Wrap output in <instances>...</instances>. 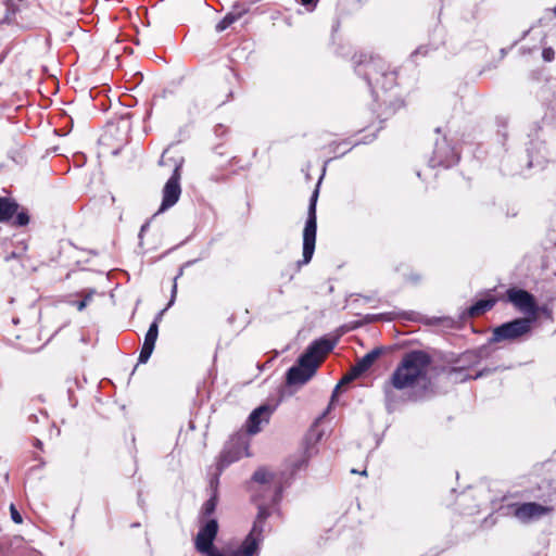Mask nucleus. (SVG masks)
Masks as SVG:
<instances>
[{"label": "nucleus", "instance_id": "nucleus-1", "mask_svg": "<svg viewBox=\"0 0 556 556\" xmlns=\"http://www.w3.org/2000/svg\"><path fill=\"white\" fill-rule=\"evenodd\" d=\"M353 63L374 96L371 109L364 114L363 129L379 132L406 106L400 90L399 68L380 55L363 52L353 55Z\"/></svg>", "mask_w": 556, "mask_h": 556}, {"label": "nucleus", "instance_id": "nucleus-2", "mask_svg": "<svg viewBox=\"0 0 556 556\" xmlns=\"http://www.w3.org/2000/svg\"><path fill=\"white\" fill-rule=\"evenodd\" d=\"M431 365L432 357L424 350H412L404 353L393 372L383 383L386 399L391 401L394 397V391H431L432 381L429 376Z\"/></svg>", "mask_w": 556, "mask_h": 556}, {"label": "nucleus", "instance_id": "nucleus-3", "mask_svg": "<svg viewBox=\"0 0 556 556\" xmlns=\"http://www.w3.org/2000/svg\"><path fill=\"white\" fill-rule=\"evenodd\" d=\"M336 341L320 338L312 342L306 351L299 357L298 365L291 367L287 372V383L304 384L317 371L327 355L333 350Z\"/></svg>", "mask_w": 556, "mask_h": 556}, {"label": "nucleus", "instance_id": "nucleus-4", "mask_svg": "<svg viewBox=\"0 0 556 556\" xmlns=\"http://www.w3.org/2000/svg\"><path fill=\"white\" fill-rule=\"evenodd\" d=\"M535 490L541 491L542 486L528 489L526 493L529 496L538 498L540 502L514 503L509 505L513 516L522 523H529L551 515L555 508L553 498L556 495V489L548 482L543 494H536Z\"/></svg>", "mask_w": 556, "mask_h": 556}, {"label": "nucleus", "instance_id": "nucleus-5", "mask_svg": "<svg viewBox=\"0 0 556 556\" xmlns=\"http://www.w3.org/2000/svg\"><path fill=\"white\" fill-rule=\"evenodd\" d=\"M318 199V189H315L308 205L307 219L303 230V254L302 260L299 261V266L306 265L311 262L316 242L317 231V215H316V203Z\"/></svg>", "mask_w": 556, "mask_h": 556}, {"label": "nucleus", "instance_id": "nucleus-6", "mask_svg": "<svg viewBox=\"0 0 556 556\" xmlns=\"http://www.w3.org/2000/svg\"><path fill=\"white\" fill-rule=\"evenodd\" d=\"M532 318H516L504 323L492 330L491 343L516 341L528 336L533 326Z\"/></svg>", "mask_w": 556, "mask_h": 556}, {"label": "nucleus", "instance_id": "nucleus-7", "mask_svg": "<svg viewBox=\"0 0 556 556\" xmlns=\"http://www.w3.org/2000/svg\"><path fill=\"white\" fill-rule=\"evenodd\" d=\"M501 300L509 302L517 311L526 315L525 318L536 320L539 306L534 295L527 290L511 287L506 290L504 298Z\"/></svg>", "mask_w": 556, "mask_h": 556}, {"label": "nucleus", "instance_id": "nucleus-8", "mask_svg": "<svg viewBox=\"0 0 556 556\" xmlns=\"http://www.w3.org/2000/svg\"><path fill=\"white\" fill-rule=\"evenodd\" d=\"M236 79V72L231 67H226L223 79L216 81L208 91L207 100L216 106L227 103L233 97V83Z\"/></svg>", "mask_w": 556, "mask_h": 556}, {"label": "nucleus", "instance_id": "nucleus-9", "mask_svg": "<svg viewBox=\"0 0 556 556\" xmlns=\"http://www.w3.org/2000/svg\"><path fill=\"white\" fill-rule=\"evenodd\" d=\"M30 217L25 208L20 210V204L12 198L0 197V222L10 223L13 227H25Z\"/></svg>", "mask_w": 556, "mask_h": 556}, {"label": "nucleus", "instance_id": "nucleus-10", "mask_svg": "<svg viewBox=\"0 0 556 556\" xmlns=\"http://www.w3.org/2000/svg\"><path fill=\"white\" fill-rule=\"evenodd\" d=\"M181 167L182 160H174V169L169 179L166 181L163 190H162V203L161 210L164 211L166 208L175 205L181 194L180 188V178H181Z\"/></svg>", "mask_w": 556, "mask_h": 556}, {"label": "nucleus", "instance_id": "nucleus-11", "mask_svg": "<svg viewBox=\"0 0 556 556\" xmlns=\"http://www.w3.org/2000/svg\"><path fill=\"white\" fill-rule=\"evenodd\" d=\"M330 406L328 409L319 416L314 424L311 426L308 431L306 432L304 439H303V458L301 463L295 464V468L300 469L302 466H306L308 460L317 454V443L320 441L323 437V431L319 429V424L321 419L326 416V414L329 412Z\"/></svg>", "mask_w": 556, "mask_h": 556}, {"label": "nucleus", "instance_id": "nucleus-12", "mask_svg": "<svg viewBox=\"0 0 556 556\" xmlns=\"http://www.w3.org/2000/svg\"><path fill=\"white\" fill-rule=\"evenodd\" d=\"M458 162V156L454 149L445 141L437 142L433 149L431 163L433 166H442L448 168Z\"/></svg>", "mask_w": 556, "mask_h": 556}, {"label": "nucleus", "instance_id": "nucleus-13", "mask_svg": "<svg viewBox=\"0 0 556 556\" xmlns=\"http://www.w3.org/2000/svg\"><path fill=\"white\" fill-rule=\"evenodd\" d=\"M482 359L481 351L468 350L462 353L455 361L454 366L448 370L450 375L462 374L464 370L478 365Z\"/></svg>", "mask_w": 556, "mask_h": 556}, {"label": "nucleus", "instance_id": "nucleus-14", "mask_svg": "<svg viewBox=\"0 0 556 556\" xmlns=\"http://www.w3.org/2000/svg\"><path fill=\"white\" fill-rule=\"evenodd\" d=\"M498 299L491 295L489 291L485 298L480 299L476 301L472 305H470L466 309L465 315L469 318L480 317L484 315L486 312L491 311L496 305Z\"/></svg>", "mask_w": 556, "mask_h": 556}, {"label": "nucleus", "instance_id": "nucleus-15", "mask_svg": "<svg viewBox=\"0 0 556 556\" xmlns=\"http://www.w3.org/2000/svg\"><path fill=\"white\" fill-rule=\"evenodd\" d=\"M252 482L262 485H273L277 492L281 491V478H279L276 472L268 470L266 467H260L254 471Z\"/></svg>", "mask_w": 556, "mask_h": 556}, {"label": "nucleus", "instance_id": "nucleus-16", "mask_svg": "<svg viewBox=\"0 0 556 556\" xmlns=\"http://www.w3.org/2000/svg\"><path fill=\"white\" fill-rule=\"evenodd\" d=\"M271 408L268 405H262L255 408L249 416L247 429L249 433H257L262 421H268Z\"/></svg>", "mask_w": 556, "mask_h": 556}, {"label": "nucleus", "instance_id": "nucleus-17", "mask_svg": "<svg viewBox=\"0 0 556 556\" xmlns=\"http://www.w3.org/2000/svg\"><path fill=\"white\" fill-rule=\"evenodd\" d=\"M241 457L240 448L237 446L226 447L222 451L217 459V470L222 472L230 464L239 460Z\"/></svg>", "mask_w": 556, "mask_h": 556}, {"label": "nucleus", "instance_id": "nucleus-18", "mask_svg": "<svg viewBox=\"0 0 556 556\" xmlns=\"http://www.w3.org/2000/svg\"><path fill=\"white\" fill-rule=\"evenodd\" d=\"M269 515L270 511L268 507H266L265 505H258V513L249 534L261 540L264 531V525Z\"/></svg>", "mask_w": 556, "mask_h": 556}, {"label": "nucleus", "instance_id": "nucleus-19", "mask_svg": "<svg viewBox=\"0 0 556 556\" xmlns=\"http://www.w3.org/2000/svg\"><path fill=\"white\" fill-rule=\"evenodd\" d=\"M381 354L382 349L376 348L368 352L366 355H364L362 358H359L354 366L357 368V370L364 374L374 365V363L378 359V357Z\"/></svg>", "mask_w": 556, "mask_h": 556}, {"label": "nucleus", "instance_id": "nucleus-20", "mask_svg": "<svg viewBox=\"0 0 556 556\" xmlns=\"http://www.w3.org/2000/svg\"><path fill=\"white\" fill-rule=\"evenodd\" d=\"M214 486L213 494L211 497L203 504L202 506V515L203 517H210L215 513L217 503H218V495H217V484H218V478H215V480L211 481V485Z\"/></svg>", "mask_w": 556, "mask_h": 556}, {"label": "nucleus", "instance_id": "nucleus-21", "mask_svg": "<svg viewBox=\"0 0 556 556\" xmlns=\"http://www.w3.org/2000/svg\"><path fill=\"white\" fill-rule=\"evenodd\" d=\"M241 17V13L229 12L217 24L216 31L220 33L230 27L236 21Z\"/></svg>", "mask_w": 556, "mask_h": 556}, {"label": "nucleus", "instance_id": "nucleus-22", "mask_svg": "<svg viewBox=\"0 0 556 556\" xmlns=\"http://www.w3.org/2000/svg\"><path fill=\"white\" fill-rule=\"evenodd\" d=\"M363 374L357 370V368L353 365L350 370L341 378L340 382L337 384L336 387V390L333 391V394H332V401L334 400L336 397V393H337V390L343 386V384H348L352 381H354L355 379H357L358 377H361Z\"/></svg>", "mask_w": 556, "mask_h": 556}, {"label": "nucleus", "instance_id": "nucleus-23", "mask_svg": "<svg viewBox=\"0 0 556 556\" xmlns=\"http://www.w3.org/2000/svg\"><path fill=\"white\" fill-rule=\"evenodd\" d=\"M161 317H162V312L157 315L155 320L150 325V327L146 333V337H144L146 342H149V343L155 345V342H156V339L159 336V321L161 320Z\"/></svg>", "mask_w": 556, "mask_h": 556}, {"label": "nucleus", "instance_id": "nucleus-24", "mask_svg": "<svg viewBox=\"0 0 556 556\" xmlns=\"http://www.w3.org/2000/svg\"><path fill=\"white\" fill-rule=\"evenodd\" d=\"M154 346L153 344L149 343V342H146L143 341V344H142V348H141V351H140V354H139V357H138V363L139 364H144L148 362V359L150 358L153 350H154Z\"/></svg>", "mask_w": 556, "mask_h": 556}, {"label": "nucleus", "instance_id": "nucleus-25", "mask_svg": "<svg viewBox=\"0 0 556 556\" xmlns=\"http://www.w3.org/2000/svg\"><path fill=\"white\" fill-rule=\"evenodd\" d=\"M542 58L545 62H552L555 58V51L553 48H544L542 51Z\"/></svg>", "mask_w": 556, "mask_h": 556}, {"label": "nucleus", "instance_id": "nucleus-26", "mask_svg": "<svg viewBox=\"0 0 556 556\" xmlns=\"http://www.w3.org/2000/svg\"><path fill=\"white\" fill-rule=\"evenodd\" d=\"M10 513H11L12 520L15 523H22V521H23L22 516L13 504H11V506H10Z\"/></svg>", "mask_w": 556, "mask_h": 556}, {"label": "nucleus", "instance_id": "nucleus-27", "mask_svg": "<svg viewBox=\"0 0 556 556\" xmlns=\"http://www.w3.org/2000/svg\"><path fill=\"white\" fill-rule=\"evenodd\" d=\"M25 251H26V248L24 247L21 252H18V253L11 252V253L7 254L3 258L5 262H9L12 258L22 260L25 254Z\"/></svg>", "mask_w": 556, "mask_h": 556}, {"label": "nucleus", "instance_id": "nucleus-28", "mask_svg": "<svg viewBox=\"0 0 556 556\" xmlns=\"http://www.w3.org/2000/svg\"><path fill=\"white\" fill-rule=\"evenodd\" d=\"M91 296H92V294L90 293V294H87L85 296V299H83L81 301L75 302L76 308L78 311L85 309V307L87 306V303L91 300Z\"/></svg>", "mask_w": 556, "mask_h": 556}, {"label": "nucleus", "instance_id": "nucleus-29", "mask_svg": "<svg viewBox=\"0 0 556 556\" xmlns=\"http://www.w3.org/2000/svg\"><path fill=\"white\" fill-rule=\"evenodd\" d=\"M489 372H491V369L485 368L483 370L478 371L475 376H465V377L460 378V381H465L467 379H478Z\"/></svg>", "mask_w": 556, "mask_h": 556}, {"label": "nucleus", "instance_id": "nucleus-30", "mask_svg": "<svg viewBox=\"0 0 556 556\" xmlns=\"http://www.w3.org/2000/svg\"><path fill=\"white\" fill-rule=\"evenodd\" d=\"M318 1L319 0H300L301 4L309 11H313L316 8Z\"/></svg>", "mask_w": 556, "mask_h": 556}, {"label": "nucleus", "instance_id": "nucleus-31", "mask_svg": "<svg viewBox=\"0 0 556 556\" xmlns=\"http://www.w3.org/2000/svg\"><path fill=\"white\" fill-rule=\"evenodd\" d=\"M408 279H409L412 282H415V283H416V282L420 281L421 276H420L419 274H410V275L408 276Z\"/></svg>", "mask_w": 556, "mask_h": 556}, {"label": "nucleus", "instance_id": "nucleus-32", "mask_svg": "<svg viewBox=\"0 0 556 556\" xmlns=\"http://www.w3.org/2000/svg\"><path fill=\"white\" fill-rule=\"evenodd\" d=\"M170 159L167 157V151H165L163 154H162V157L160 160V165H166L167 164V161H169Z\"/></svg>", "mask_w": 556, "mask_h": 556}, {"label": "nucleus", "instance_id": "nucleus-33", "mask_svg": "<svg viewBox=\"0 0 556 556\" xmlns=\"http://www.w3.org/2000/svg\"><path fill=\"white\" fill-rule=\"evenodd\" d=\"M34 446H36L39 450H42V442L38 439L35 440Z\"/></svg>", "mask_w": 556, "mask_h": 556}, {"label": "nucleus", "instance_id": "nucleus-34", "mask_svg": "<svg viewBox=\"0 0 556 556\" xmlns=\"http://www.w3.org/2000/svg\"><path fill=\"white\" fill-rule=\"evenodd\" d=\"M176 291H177V285H176V282H174V285H173V290H172V292H173V296H175Z\"/></svg>", "mask_w": 556, "mask_h": 556}]
</instances>
